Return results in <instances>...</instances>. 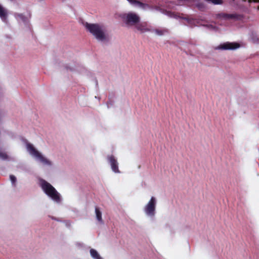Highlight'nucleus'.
<instances>
[{
	"label": "nucleus",
	"instance_id": "1",
	"mask_svg": "<svg viewBox=\"0 0 259 259\" xmlns=\"http://www.w3.org/2000/svg\"><path fill=\"white\" fill-rule=\"evenodd\" d=\"M40 187L44 192L57 203L61 202V195L56 189L46 180H41Z\"/></svg>",
	"mask_w": 259,
	"mask_h": 259
},
{
	"label": "nucleus",
	"instance_id": "2",
	"mask_svg": "<svg viewBox=\"0 0 259 259\" xmlns=\"http://www.w3.org/2000/svg\"><path fill=\"white\" fill-rule=\"evenodd\" d=\"M85 27L99 40L104 41L106 39L103 27L101 25L87 23Z\"/></svg>",
	"mask_w": 259,
	"mask_h": 259
},
{
	"label": "nucleus",
	"instance_id": "3",
	"mask_svg": "<svg viewBox=\"0 0 259 259\" xmlns=\"http://www.w3.org/2000/svg\"><path fill=\"white\" fill-rule=\"evenodd\" d=\"M123 22L127 26H133L137 24L140 21V16L133 12L123 13L120 15Z\"/></svg>",
	"mask_w": 259,
	"mask_h": 259
},
{
	"label": "nucleus",
	"instance_id": "4",
	"mask_svg": "<svg viewBox=\"0 0 259 259\" xmlns=\"http://www.w3.org/2000/svg\"><path fill=\"white\" fill-rule=\"evenodd\" d=\"M27 149L29 153L35 157L37 159L39 160L41 163L45 165H50L51 164V162L44 157L33 146L29 143L27 145Z\"/></svg>",
	"mask_w": 259,
	"mask_h": 259
},
{
	"label": "nucleus",
	"instance_id": "5",
	"mask_svg": "<svg viewBox=\"0 0 259 259\" xmlns=\"http://www.w3.org/2000/svg\"><path fill=\"white\" fill-rule=\"evenodd\" d=\"M156 199L154 197H152L144 207V211L146 214L150 217H153L155 213L156 208Z\"/></svg>",
	"mask_w": 259,
	"mask_h": 259
},
{
	"label": "nucleus",
	"instance_id": "6",
	"mask_svg": "<svg viewBox=\"0 0 259 259\" xmlns=\"http://www.w3.org/2000/svg\"><path fill=\"white\" fill-rule=\"evenodd\" d=\"M239 47L240 45L238 43L227 42L220 45L218 48L222 50H234Z\"/></svg>",
	"mask_w": 259,
	"mask_h": 259
},
{
	"label": "nucleus",
	"instance_id": "7",
	"mask_svg": "<svg viewBox=\"0 0 259 259\" xmlns=\"http://www.w3.org/2000/svg\"><path fill=\"white\" fill-rule=\"evenodd\" d=\"M108 160L110 163L112 170L115 173H119L120 171L118 169V162L113 155L108 156Z\"/></svg>",
	"mask_w": 259,
	"mask_h": 259
},
{
	"label": "nucleus",
	"instance_id": "8",
	"mask_svg": "<svg viewBox=\"0 0 259 259\" xmlns=\"http://www.w3.org/2000/svg\"><path fill=\"white\" fill-rule=\"evenodd\" d=\"M8 17V10L0 5V18L1 20L5 23H7Z\"/></svg>",
	"mask_w": 259,
	"mask_h": 259
},
{
	"label": "nucleus",
	"instance_id": "9",
	"mask_svg": "<svg viewBox=\"0 0 259 259\" xmlns=\"http://www.w3.org/2000/svg\"><path fill=\"white\" fill-rule=\"evenodd\" d=\"M147 25V24L145 22L141 23L139 22L137 23V24L135 25V26L136 27V29L140 31L141 33L152 31V29L148 28Z\"/></svg>",
	"mask_w": 259,
	"mask_h": 259
},
{
	"label": "nucleus",
	"instance_id": "10",
	"mask_svg": "<svg viewBox=\"0 0 259 259\" xmlns=\"http://www.w3.org/2000/svg\"><path fill=\"white\" fill-rule=\"evenodd\" d=\"M223 17L225 19L241 20L243 16L237 14H223Z\"/></svg>",
	"mask_w": 259,
	"mask_h": 259
},
{
	"label": "nucleus",
	"instance_id": "11",
	"mask_svg": "<svg viewBox=\"0 0 259 259\" xmlns=\"http://www.w3.org/2000/svg\"><path fill=\"white\" fill-rule=\"evenodd\" d=\"M90 253L92 257L94 259H102L98 252L94 249L90 250Z\"/></svg>",
	"mask_w": 259,
	"mask_h": 259
},
{
	"label": "nucleus",
	"instance_id": "12",
	"mask_svg": "<svg viewBox=\"0 0 259 259\" xmlns=\"http://www.w3.org/2000/svg\"><path fill=\"white\" fill-rule=\"evenodd\" d=\"M152 32H154L158 35H163L164 33L168 32L167 30L166 29H153L151 31Z\"/></svg>",
	"mask_w": 259,
	"mask_h": 259
},
{
	"label": "nucleus",
	"instance_id": "13",
	"mask_svg": "<svg viewBox=\"0 0 259 259\" xmlns=\"http://www.w3.org/2000/svg\"><path fill=\"white\" fill-rule=\"evenodd\" d=\"M95 212L96 214V218L98 221L101 223H103L102 213L97 207L95 208Z\"/></svg>",
	"mask_w": 259,
	"mask_h": 259
},
{
	"label": "nucleus",
	"instance_id": "14",
	"mask_svg": "<svg viewBox=\"0 0 259 259\" xmlns=\"http://www.w3.org/2000/svg\"><path fill=\"white\" fill-rule=\"evenodd\" d=\"M205 1L211 3L214 5L222 4L223 3L222 0H205Z\"/></svg>",
	"mask_w": 259,
	"mask_h": 259
},
{
	"label": "nucleus",
	"instance_id": "15",
	"mask_svg": "<svg viewBox=\"0 0 259 259\" xmlns=\"http://www.w3.org/2000/svg\"><path fill=\"white\" fill-rule=\"evenodd\" d=\"M0 158L3 160H6L8 158V156L6 153L0 152Z\"/></svg>",
	"mask_w": 259,
	"mask_h": 259
},
{
	"label": "nucleus",
	"instance_id": "16",
	"mask_svg": "<svg viewBox=\"0 0 259 259\" xmlns=\"http://www.w3.org/2000/svg\"><path fill=\"white\" fill-rule=\"evenodd\" d=\"M130 3L134 4H138L140 6L143 5V4L139 1L136 0H127Z\"/></svg>",
	"mask_w": 259,
	"mask_h": 259
},
{
	"label": "nucleus",
	"instance_id": "17",
	"mask_svg": "<svg viewBox=\"0 0 259 259\" xmlns=\"http://www.w3.org/2000/svg\"><path fill=\"white\" fill-rule=\"evenodd\" d=\"M10 180L13 184H14L16 181V177L13 175H11L10 176Z\"/></svg>",
	"mask_w": 259,
	"mask_h": 259
},
{
	"label": "nucleus",
	"instance_id": "18",
	"mask_svg": "<svg viewBox=\"0 0 259 259\" xmlns=\"http://www.w3.org/2000/svg\"><path fill=\"white\" fill-rule=\"evenodd\" d=\"M248 2L251 3L252 2L254 3H259V0H248Z\"/></svg>",
	"mask_w": 259,
	"mask_h": 259
},
{
	"label": "nucleus",
	"instance_id": "19",
	"mask_svg": "<svg viewBox=\"0 0 259 259\" xmlns=\"http://www.w3.org/2000/svg\"><path fill=\"white\" fill-rule=\"evenodd\" d=\"M235 0H232V1L233 2Z\"/></svg>",
	"mask_w": 259,
	"mask_h": 259
}]
</instances>
